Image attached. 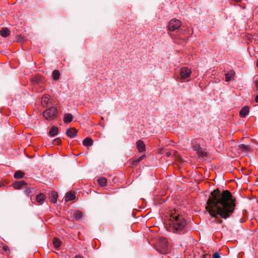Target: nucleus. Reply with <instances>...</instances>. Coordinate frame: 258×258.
<instances>
[{
  "mask_svg": "<svg viewBox=\"0 0 258 258\" xmlns=\"http://www.w3.org/2000/svg\"><path fill=\"white\" fill-rule=\"evenodd\" d=\"M97 181L101 186H104L107 183L106 178L103 177H100L98 178Z\"/></svg>",
  "mask_w": 258,
  "mask_h": 258,
  "instance_id": "21",
  "label": "nucleus"
},
{
  "mask_svg": "<svg viewBox=\"0 0 258 258\" xmlns=\"http://www.w3.org/2000/svg\"><path fill=\"white\" fill-rule=\"evenodd\" d=\"M145 157V155H143L139 157L137 159L133 161V165L137 166L140 162H141Z\"/></svg>",
  "mask_w": 258,
  "mask_h": 258,
  "instance_id": "25",
  "label": "nucleus"
},
{
  "mask_svg": "<svg viewBox=\"0 0 258 258\" xmlns=\"http://www.w3.org/2000/svg\"><path fill=\"white\" fill-rule=\"evenodd\" d=\"M137 146L140 152H143L145 150V145L142 141H138L137 142Z\"/></svg>",
  "mask_w": 258,
  "mask_h": 258,
  "instance_id": "13",
  "label": "nucleus"
},
{
  "mask_svg": "<svg viewBox=\"0 0 258 258\" xmlns=\"http://www.w3.org/2000/svg\"><path fill=\"white\" fill-rule=\"evenodd\" d=\"M235 199L227 190L221 192L214 190L207 201L206 210L213 217L227 219L233 213L236 204Z\"/></svg>",
  "mask_w": 258,
  "mask_h": 258,
  "instance_id": "1",
  "label": "nucleus"
},
{
  "mask_svg": "<svg viewBox=\"0 0 258 258\" xmlns=\"http://www.w3.org/2000/svg\"><path fill=\"white\" fill-rule=\"evenodd\" d=\"M25 184L26 182L24 181H17L13 183V186L15 189H19Z\"/></svg>",
  "mask_w": 258,
  "mask_h": 258,
  "instance_id": "11",
  "label": "nucleus"
},
{
  "mask_svg": "<svg viewBox=\"0 0 258 258\" xmlns=\"http://www.w3.org/2000/svg\"><path fill=\"white\" fill-rule=\"evenodd\" d=\"M181 22L177 19H172L168 23V29L170 31H174L181 26Z\"/></svg>",
  "mask_w": 258,
  "mask_h": 258,
  "instance_id": "4",
  "label": "nucleus"
},
{
  "mask_svg": "<svg viewBox=\"0 0 258 258\" xmlns=\"http://www.w3.org/2000/svg\"><path fill=\"white\" fill-rule=\"evenodd\" d=\"M10 32L8 28H3L2 30H0V35L3 37H6L10 35Z\"/></svg>",
  "mask_w": 258,
  "mask_h": 258,
  "instance_id": "18",
  "label": "nucleus"
},
{
  "mask_svg": "<svg viewBox=\"0 0 258 258\" xmlns=\"http://www.w3.org/2000/svg\"><path fill=\"white\" fill-rule=\"evenodd\" d=\"M213 258H221V257L219 253L217 252H216L214 253Z\"/></svg>",
  "mask_w": 258,
  "mask_h": 258,
  "instance_id": "32",
  "label": "nucleus"
},
{
  "mask_svg": "<svg viewBox=\"0 0 258 258\" xmlns=\"http://www.w3.org/2000/svg\"><path fill=\"white\" fill-rule=\"evenodd\" d=\"M159 245L164 249H166L168 248V243L165 239H161L159 241Z\"/></svg>",
  "mask_w": 258,
  "mask_h": 258,
  "instance_id": "20",
  "label": "nucleus"
},
{
  "mask_svg": "<svg viewBox=\"0 0 258 258\" xmlns=\"http://www.w3.org/2000/svg\"><path fill=\"white\" fill-rule=\"evenodd\" d=\"M24 176V173L21 171V170L17 171L14 175V177L16 179H21L23 178Z\"/></svg>",
  "mask_w": 258,
  "mask_h": 258,
  "instance_id": "23",
  "label": "nucleus"
},
{
  "mask_svg": "<svg viewBox=\"0 0 258 258\" xmlns=\"http://www.w3.org/2000/svg\"><path fill=\"white\" fill-rule=\"evenodd\" d=\"M255 101L258 103V95H257L255 97Z\"/></svg>",
  "mask_w": 258,
  "mask_h": 258,
  "instance_id": "35",
  "label": "nucleus"
},
{
  "mask_svg": "<svg viewBox=\"0 0 258 258\" xmlns=\"http://www.w3.org/2000/svg\"><path fill=\"white\" fill-rule=\"evenodd\" d=\"M60 73L58 70H54L52 72V77L53 80L56 81L59 79Z\"/></svg>",
  "mask_w": 258,
  "mask_h": 258,
  "instance_id": "24",
  "label": "nucleus"
},
{
  "mask_svg": "<svg viewBox=\"0 0 258 258\" xmlns=\"http://www.w3.org/2000/svg\"><path fill=\"white\" fill-rule=\"evenodd\" d=\"M169 230L173 233L183 234L187 232V222L182 215L171 213L169 221Z\"/></svg>",
  "mask_w": 258,
  "mask_h": 258,
  "instance_id": "2",
  "label": "nucleus"
},
{
  "mask_svg": "<svg viewBox=\"0 0 258 258\" xmlns=\"http://www.w3.org/2000/svg\"><path fill=\"white\" fill-rule=\"evenodd\" d=\"M3 184L2 183H0V187H1V186H3Z\"/></svg>",
  "mask_w": 258,
  "mask_h": 258,
  "instance_id": "39",
  "label": "nucleus"
},
{
  "mask_svg": "<svg viewBox=\"0 0 258 258\" xmlns=\"http://www.w3.org/2000/svg\"><path fill=\"white\" fill-rule=\"evenodd\" d=\"M93 141L90 138H86L83 141V144L86 147H90L93 145Z\"/></svg>",
  "mask_w": 258,
  "mask_h": 258,
  "instance_id": "16",
  "label": "nucleus"
},
{
  "mask_svg": "<svg viewBox=\"0 0 258 258\" xmlns=\"http://www.w3.org/2000/svg\"><path fill=\"white\" fill-rule=\"evenodd\" d=\"M198 153L201 156H204L206 155V153L203 151H200V152H198Z\"/></svg>",
  "mask_w": 258,
  "mask_h": 258,
  "instance_id": "33",
  "label": "nucleus"
},
{
  "mask_svg": "<svg viewBox=\"0 0 258 258\" xmlns=\"http://www.w3.org/2000/svg\"><path fill=\"white\" fill-rule=\"evenodd\" d=\"M249 113V108L247 106H244L240 111L239 114L241 117H245Z\"/></svg>",
  "mask_w": 258,
  "mask_h": 258,
  "instance_id": "9",
  "label": "nucleus"
},
{
  "mask_svg": "<svg viewBox=\"0 0 258 258\" xmlns=\"http://www.w3.org/2000/svg\"><path fill=\"white\" fill-rule=\"evenodd\" d=\"M57 110L55 107H50L45 109L43 112V115L47 120H51L57 115Z\"/></svg>",
  "mask_w": 258,
  "mask_h": 258,
  "instance_id": "3",
  "label": "nucleus"
},
{
  "mask_svg": "<svg viewBox=\"0 0 258 258\" xmlns=\"http://www.w3.org/2000/svg\"><path fill=\"white\" fill-rule=\"evenodd\" d=\"M61 141V140L59 138L55 139L52 141V144L55 145H58L60 144Z\"/></svg>",
  "mask_w": 258,
  "mask_h": 258,
  "instance_id": "27",
  "label": "nucleus"
},
{
  "mask_svg": "<svg viewBox=\"0 0 258 258\" xmlns=\"http://www.w3.org/2000/svg\"><path fill=\"white\" fill-rule=\"evenodd\" d=\"M49 197L50 199V201L53 203H55L57 202V199L58 197V194L57 192L55 191H51V192L49 194Z\"/></svg>",
  "mask_w": 258,
  "mask_h": 258,
  "instance_id": "12",
  "label": "nucleus"
},
{
  "mask_svg": "<svg viewBox=\"0 0 258 258\" xmlns=\"http://www.w3.org/2000/svg\"><path fill=\"white\" fill-rule=\"evenodd\" d=\"M42 100L44 102H47L48 101V97L47 95H45L44 96H43V97H42Z\"/></svg>",
  "mask_w": 258,
  "mask_h": 258,
  "instance_id": "31",
  "label": "nucleus"
},
{
  "mask_svg": "<svg viewBox=\"0 0 258 258\" xmlns=\"http://www.w3.org/2000/svg\"><path fill=\"white\" fill-rule=\"evenodd\" d=\"M23 37H20L18 38V41L19 42H21L23 40Z\"/></svg>",
  "mask_w": 258,
  "mask_h": 258,
  "instance_id": "36",
  "label": "nucleus"
},
{
  "mask_svg": "<svg viewBox=\"0 0 258 258\" xmlns=\"http://www.w3.org/2000/svg\"><path fill=\"white\" fill-rule=\"evenodd\" d=\"M256 66H257V67H258V59H257V60Z\"/></svg>",
  "mask_w": 258,
  "mask_h": 258,
  "instance_id": "38",
  "label": "nucleus"
},
{
  "mask_svg": "<svg viewBox=\"0 0 258 258\" xmlns=\"http://www.w3.org/2000/svg\"><path fill=\"white\" fill-rule=\"evenodd\" d=\"M77 133V130L74 128H68L66 131V134L71 138H75L76 136Z\"/></svg>",
  "mask_w": 258,
  "mask_h": 258,
  "instance_id": "7",
  "label": "nucleus"
},
{
  "mask_svg": "<svg viewBox=\"0 0 258 258\" xmlns=\"http://www.w3.org/2000/svg\"><path fill=\"white\" fill-rule=\"evenodd\" d=\"M255 86L258 88V82H255Z\"/></svg>",
  "mask_w": 258,
  "mask_h": 258,
  "instance_id": "37",
  "label": "nucleus"
},
{
  "mask_svg": "<svg viewBox=\"0 0 258 258\" xmlns=\"http://www.w3.org/2000/svg\"><path fill=\"white\" fill-rule=\"evenodd\" d=\"M36 201L39 205H42L45 201V196L42 193H40L36 196Z\"/></svg>",
  "mask_w": 258,
  "mask_h": 258,
  "instance_id": "8",
  "label": "nucleus"
},
{
  "mask_svg": "<svg viewBox=\"0 0 258 258\" xmlns=\"http://www.w3.org/2000/svg\"><path fill=\"white\" fill-rule=\"evenodd\" d=\"M75 198H76V196L74 194H73L71 192H69L66 195L65 201L69 202V201H72V200L75 199Z\"/></svg>",
  "mask_w": 258,
  "mask_h": 258,
  "instance_id": "19",
  "label": "nucleus"
},
{
  "mask_svg": "<svg viewBox=\"0 0 258 258\" xmlns=\"http://www.w3.org/2000/svg\"><path fill=\"white\" fill-rule=\"evenodd\" d=\"M239 147L243 150H246L248 149V146L244 144H240L239 145Z\"/></svg>",
  "mask_w": 258,
  "mask_h": 258,
  "instance_id": "30",
  "label": "nucleus"
},
{
  "mask_svg": "<svg viewBox=\"0 0 258 258\" xmlns=\"http://www.w3.org/2000/svg\"><path fill=\"white\" fill-rule=\"evenodd\" d=\"M32 82L34 84H38L39 83V81H40V78L39 77H34L31 79Z\"/></svg>",
  "mask_w": 258,
  "mask_h": 258,
  "instance_id": "26",
  "label": "nucleus"
},
{
  "mask_svg": "<svg viewBox=\"0 0 258 258\" xmlns=\"http://www.w3.org/2000/svg\"><path fill=\"white\" fill-rule=\"evenodd\" d=\"M73 119V115L71 113H66L64 115L63 121L65 123L71 122Z\"/></svg>",
  "mask_w": 258,
  "mask_h": 258,
  "instance_id": "17",
  "label": "nucleus"
},
{
  "mask_svg": "<svg viewBox=\"0 0 258 258\" xmlns=\"http://www.w3.org/2000/svg\"><path fill=\"white\" fill-rule=\"evenodd\" d=\"M58 132V128L55 126H53L51 127L49 131V135L50 137H54L57 135Z\"/></svg>",
  "mask_w": 258,
  "mask_h": 258,
  "instance_id": "15",
  "label": "nucleus"
},
{
  "mask_svg": "<svg viewBox=\"0 0 258 258\" xmlns=\"http://www.w3.org/2000/svg\"><path fill=\"white\" fill-rule=\"evenodd\" d=\"M235 72L233 70L228 71L225 74V80L226 82H229L234 77Z\"/></svg>",
  "mask_w": 258,
  "mask_h": 258,
  "instance_id": "14",
  "label": "nucleus"
},
{
  "mask_svg": "<svg viewBox=\"0 0 258 258\" xmlns=\"http://www.w3.org/2000/svg\"><path fill=\"white\" fill-rule=\"evenodd\" d=\"M192 149L197 152H200L201 150V147L200 144L197 143L195 141H192L191 143Z\"/></svg>",
  "mask_w": 258,
  "mask_h": 258,
  "instance_id": "10",
  "label": "nucleus"
},
{
  "mask_svg": "<svg viewBox=\"0 0 258 258\" xmlns=\"http://www.w3.org/2000/svg\"><path fill=\"white\" fill-rule=\"evenodd\" d=\"M31 190L30 187H27L26 188V189L24 190V193L26 196L29 197L30 196V194L31 193Z\"/></svg>",
  "mask_w": 258,
  "mask_h": 258,
  "instance_id": "28",
  "label": "nucleus"
},
{
  "mask_svg": "<svg viewBox=\"0 0 258 258\" xmlns=\"http://www.w3.org/2000/svg\"><path fill=\"white\" fill-rule=\"evenodd\" d=\"M71 216L73 220L79 221L82 217V213L80 211H72Z\"/></svg>",
  "mask_w": 258,
  "mask_h": 258,
  "instance_id": "6",
  "label": "nucleus"
},
{
  "mask_svg": "<svg viewBox=\"0 0 258 258\" xmlns=\"http://www.w3.org/2000/svg\"><path fill=\"white\" fill-rule=\"evenodd\" d=\"M74 258H83V257H82L80 255H77L75 256V257Z\"/></svg>",
  "mask_w": 258,
  "mask_h": 258,
  "instance_id": "34",
  "label": "nucleus"
},
{
  "mask_svg": "<svg viewBox=\"0 0 258 258\" xmlns=\"http://www.w3.org/2000/svg\"><path fill=\"white\" fill-rule=\"evenodd\" d=\"M3 249L4 251L8 252L9 254L10 252L9 247L7 245H4L3 247Z\"/></svg>",
  "mask_w": 258,
  "mask_h": 258,
  "instance_id": "29",
  "label": "nucleus"
},
{
  "mask_svg": "<svg viewBox=\"0 0 258 258\" xmlns=\"http://www.w3.org/2000/svg\"><path fill=\"white\" fill-rule=\"evenodd\" d=\"M53 243L55 248L57 250H58L61 245V242L60 240L58 238L55 237L53 239Z\"/></svg>",
  "mask_w": 258,
  "mask_h": 258,
  "instance_id": "22",
  "label": "nucleus"
},
{
  "mask_svg": "<svg viewBox=\"0 0 258 258\" xmlns=\"http://www.w3.org/2000/svg\"><path fill=\"white\" fill-rule=\"evenodd\" d=\"M191 72L190 69L186 67H183L180 70V76L181 80L188 79L190 77Z\"/></svg>",
  "mask_w": 258,
  "mask_h": 258,
  "instance_id": "5",
  "label": "nucleus"
}]
</instances>
